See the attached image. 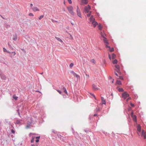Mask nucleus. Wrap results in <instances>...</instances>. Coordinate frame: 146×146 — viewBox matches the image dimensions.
<instances>
[{
	"label": "nucleus",
	"instance_id": "1",
	"mask_svg": "<svg viewBox=\"0 0 146 146\" xmlns=\"http://www.w3.org/2000/svg\"><path fill=\"white\" fill-rule=\"evenodd\" d=\"M101 36L103 38V39L104 40V42L106 47L107 48H109V50H110V46H109L108 45L109 43L108 42L107 38L105 37V36H104L102 32H101Z\"/></svg>",
	"mask_w": 146,
	"mask_h": 146
},
{
	"label": "nucleus",
	"instance_id": "2",
	"mask_svg": "<svg viewBox=\"0 0 146 146\" xmlns=\"http://www.w3.org/2000/svg\"><path fill=\"white\" fill-rule=\"evenodd\" d=\"M90 21L92 22V24L94 25V27H96V25H98V23L95 21V19L94 18L93 15H91L90 18Z\"/></svg>",
	"mask_w": 146,
	"mask_h": 146
},
{
	"label": "nucleus",
	"instance_id": "3",
	"mask_svg": "<svg viewBox=\"0 0 146 146\" xmlns=\"http://www.w3.org/2000/svg\"><path fill=\"white\" fill-rule=\"evenodd\" d=\"M68 9L69 12L72 15H74L75 13L73 12V8L72 6H70L69 7H67Z\"/></svg>",
	"mask_w": 146,
	"mask_h": 146
},
{
	"label": "nucleus",
	"instance_id": "4",
	"mask_svg": "<svg viewBox=\"0 0 146 146\" xmlns=\"http://www.w3.org/2000/svg\"><path fill=\"white\" fill-rule=\"evenodd\" d=\"M91 9V7L89 5L88 6H86L84 8V10L86 13H88L89 11V10Z\"/></svg>",
	"mask_w": 146,
	"mask_h": 146
},
{
	"label": "nucleus",
	"instance_id": "5",
	"mask_svg": "<svg viewBox=\"0 0 146 146\" xmlns=\"http://www.w3.org/2000/svg\"><path fill=\"white\" fill-rule=\"evenodd\" d=\"M77 15L80 18H82L81 14L80 11L78 6L77 7V9L76 10Z\"/></svg>",
	"mask_w": 146,
	"mask_h": 146
},
{
	"label": "nucleus",
	"instance_id": "6",
	"mask_svg": "<svg viewBox=\"0 0 146 146\" xmlns=\"http://www.w3.org/2000/svg\"><path fill=\"white\" fill-rule=\"evenodd\" d=\"M70 73L72 74L73 75L75 76H76L77 79H80V76L76 74L75 72H74L73 71H71L70 72Z\"/></svg>",
	"mask_w": 146,
	"mask_h": 146
},
{
	"label": "nucleus",
	"instance_id": "7",
	"mask_svg": "<svg viewBox=\"0 0 146 146\" xmlns=\"http://www.w3.org/2000/svg\"><path fill=\"white\" fill-rule=\"evenodd\" d=\"M129 96V94L126 92H125L122 94V96L124 99Z\"/></svg>",
	"mask_w": 146,
	"mask_h": 146
},
{
	"label": "nucleus",
	"instance_id": "8",
	"mask_svg": "<svg viewBox=\"0 0 146 146\" xmlns=\"http://www.w3.org/2000/svg\"><path fill=\"white\" fill-rule=\"evenodd\" d=\"M141 136H143L145 139L146 138V131H145L144 130L142 131Z\"/></svg>",
	"mask_w": 146,
	"mask_h": 146
},
{
	"label": "nucleus",
	"instance_id": "9",
	"mask_svg": "<svg viewBox=\"0 0 146 146\" xmlns=\"http://www.w3.org/2000/svg\"><path fill=\"white\" fill-rule=\"evenodd\" d=\"M88 3V0H82L81 5H82L84 4H87Z\"/></svg>",
	"mask_w": 146,
	"mask_h": 146
},
{
	"label": "nucleus",
	"instance_id": "10",
	"mask_svg": "<svg viewBox=\"0 0 146 146\" xmlns=\"http://www.w3.org/2000/svg\"><path fill=\"white\" fill-rule=\"evenodd\" d=\"M115 67L116 68V70L118 73H120L119 72L120 68L119 66V65H115Z\"/></svg>",
	"mask_w": 146,
	"mask_h": 146
},
{
	"label": "nucleus",
	"instance_id": "11",
	"mask_svg": "<svg viewBox=\"0 0 146 146\" xmlns=\"http://www.w3.org/2000/svg\"><path fill=\"white\" fill-rule=\"evenodd\" d=\"M92 88L93 89L95 90H96L98 89V88L96 85L94 84H93L92 85Z\"/></svg>",
	"mask_w": 146,
	"mask_h": 146
},
{
	"label": "nucleus",
	"instance_id": "12",
	"mask_svg": "<svg viewBox=\"0 0 146 146\" xmlns=\"http://www.w3.org/2000/svg\"><path fill=\"white\" fill-rule=\"evenodd\" d=\"M0 76L1 78L3 80H5L6 79L5 76L3 74H0Z\"/></svg>",
	"mask_w": 146,
	"mask_h": 146
},
{
	"label": "nucleus",
	"instance_id": "13",
	"mask_svg": "<svg viewBox=\"0 0 146 146\" xmlns=\"http://www.w3.org/2000/svg\"><path fill=\"white\" fill-rule=\"evenodd\" d=\"M102 103V104H106V102L105 100L104 99V97H101Z\"/></svg>",
	"mask_w": 146,
	"mask_h": 146
},
{
	"label": "nucleus",
	"instance_id": "14",
	"mask_svg": "<svg viewBox=\"0 0 146 146\" xmlns=\"http://www.w3.org/2000/svg\"><path fill=\"white\" fill-rule=\"evenodd\" d=\"M133 118V120L135 122H137V117L135 115H132V116H131Z\"/></svg>",
	"mask_w": 146,
	"mask_h": 146
},
{
	"label": "nucleus",
	"instance_id": "15",
	"mask_svg": "<svg viewBox=\"0 0 146 146\" xmlns=\"http://www.w3.org/2000/svg\"><path fill=\"white\" fill-rule=\"evenodd\" d=\"M17 35L16 34H15L13 35V40L15 41H16L17 39Z\"/></svg>",
	"mask_w": 146,
	"mask_h": 146
},
{
	"label": "nucleus",
	"instance_id": "16",
	"mask_svg": "<svg viewBox=\"0 0 146 146\" xmlns=\"http://www.w3.org/2000/svg\"><path fill=\"white\" fill-rule=\"evenodd\" d=\"M32 9L35 12L39 11V9L36 7H34L32 8Z\"/></svg>",
	"mask_w": 146,
	"mask_h": 146
},
{
	"label": "nucleus",
	"instance_id": "17",
	"mask_svg": "<svg viewBox=\"0 0 146 146\" xmlns=\"http://www.w3.org/2000/svg\"><path fill=\"white\" fill-rule=\"evenodd\" d=\"M98 27L99 30L101 31L102 28V24L100 23L98 26Z\"/></svg>",
	"mask_w": 146,
	"mask_h": 146
},
{
	"label": "nucleus",
	"instance_id": "18",
	"mask_svg": "<svg viewBox=\"0 0 146 146\" xmlns=\"http://www.w3.org/2000/svg\"><path fill=\"white\" fill-rule=\"evenodd\" d=\"M137 129L138 131H139V132H140L141 131V127L139 125H138L137 126Z\"/></svg>",
	"mask_w": 146,
	"mask_h": 146
},
{
	"label": "nucleus",
	"instance_id": "19",
	"mask_svg": "<svg viewBox=\"0 0 146 146\" xmlns=\"http://www.w3.org/2000/svg\"><path fill=\"white\" fill-rule=\"evenodd\" d=\"M22 121L21 120H16V124H21V121Z\"/></svg>",
	"mask_w": 146,
	"mask_h": 146
},
{
	"label": "nucleus",
	"instance_id": "20",
	"mask_svg": "<svg viewBox=\"0 0 146 146\" xmlns=\"http://www.w3.org/2000/svg\"><path fill=\"white\" fill-rule=\"evenodd\" d=\"M64 88H65L64 86L62 85H61L60 87V88L61 90V91H63L64 90Z\"/></svg>",
	"mask_w": 146,
	"mask_h": 146
},
{
	"label": "nucleus",
	"instance_id": "21",
	"mask_svg": "<svg viewBox=\"0 0 146 146\" xmlns=\"http://www.w3.org/2000/svg\"><path fill=\"white\" fill-rule=\"evenodd\" d=\"M115 54H112V58L113 59H114L116 58Z\"/></svg>",
	"mask_w": 146,
	"mask_h": 146
},
{
	"label": "nucleus",
	"instance_id": "22",
	"mask_svg": "<svg viewBox=\"0 0 146 146\" xmlns=\"http://www.w3.org/2000/svg\"><path fill=\"white\" fill-rule=\"evenodd\" d=\"M116 84H118L119 85H121V83L120 81L119 80H117L116 81Z\"/></svg>",
	"mask_w": 146,
	"mask_h": 146
},
{
	"label": "nucleus",
	"instance_id": "23",
	"mask_svg": "<svg viewBox=\"0 0 146 146\" xmlns=\"http://www.w3.org/2000/svg\"><path fill=\"white\" fill-rule=\"evenodd\" d=\"M117 62V60L116 59H115L112 61V63L113 64H116Z\"/></svg>",
	"mask_w": 146,
	"mask_h": 146
},
{
	"label": "nucleus",
	"instance_id": "24",
	"mask_svg": "<svg viewBox=\"0 0 146 146\" xmlns=\"http://www.w3.org/2000/svg\"><path fill=\"white\" fill-rule=\"evenodd\" d=\"M35 138V137L33 136H32V139L31 140V143H33L34 142V139Z\"/></svg>",
	"mask_w": 146,
	"mask_h": 146
},
{
	"label": "nucleus",
	"instance_id": "25",
	"mask_svg": "<svg viewBox=\"0 0 146 146\" xmlns=\"http://www.w3.org/2000/svg\"><path fill=\"white\" fill-rule=\"evenodd\" d=\"M64 90H63V91L64 92V93L65 94H68V93H67V90H66V88H64Z\"/></svg>",
	"mask_w": 146,
	"mask_h": 146
},
{
	"label": "nucleus",
	"instance_id": "26",
	"mask_svg": "<svg viewBox=\"0 0 146 146\" xmlns=\"http://www.w3.org/2000/svg\"><path fill=\"white\" fill-rule=\"evenodd\" d=\"M56 90L60 94L63 95L62 94V91L61 90Z\"/></svg>",
	"mask_w": 146,
	"mask_h": 146
},
{
	"label": "nucleus",
	"instance_id": "27",
	"mask_svg": "<svg viewBox=\"0 0 146 146\" xmlns=\"http://www.w3.org/2000/svg\"><path fill=\"white\" fill-rule=\"evenodd\" d=\"M55 38L58 40V41L60 42H62V40L60 38L56 37H55Z\"/></svg>",
	"mask_w": 146,
	"mask_h": 146
},
{
	"label": "nucleus",
	"instance_id": "28",
	"mask_svg": "<svg viewBox=\"0 0 146 146\" xmlns=\"http://www.w3.org/2000/svg\"><path fill=\"white\" fill-rule=\"evenodd\" d=\"M13 98L15 100H17L18 98L15 95H14L13 96Z\"/></svg>",
	"mask_w": 146,
	"mask_h": 146
},
{
	"label": "nucleus",
	"instance_id": "29",
	"mask_svg": "<svg viewBox=\"0 0 146 146\" xmlns=\"http://www.w3.org/2000/svg\"><path fill=\"white\" fill-rule=\"evenodd\" d=\"M118 90L120 92H122L123 91V90L122 88H119Z\"/></svg>",
	"mask_w": 146,
	"mask_h": 146
},
{
	"label": "nucleus",
	"instance_id": "30",
	"mask_svg": "<svg viewBox=\"0 0 146 146\" xmlns=\"http://www.w3.org/2000/svg\"><path fill=\"white\" fill-rule=\"evenodd\" d=\"M88 13L87 14V16L88 17H89L91 15V11H89Z\"/></svg>",
	"mask_w": 146,
	"mask_h": 146
},
{
	"label": "nucleus",
	"instance_id": "31",
	"mask_svg": "<svg viewBox=\"0 0 146 146\" xmlns=\"http://www.w3.org/2000/svg\"><path fill=\"white\" fill-rule=\"evenodd\" d=\"M30 124H27L26 126V128L27 129H28L30 128Z\"/></svg>",
	"mask_w": 146,
	"mask_h": 146
},
{
	"label": "nucleus",
	"instance_id": "32",
	"mask_svg": "<svg viewBox=\"0 0 146 146\" xmlns=\"http://www.w3.org/2000/svg\"><path fill=\"white\" fill-rule=\"evenodd\" d=\"M90 94L92 96H93V97H94V98H95V99L96 100V98L95 97V96L93 94H92L91 93H90Z\"/></svg>",
	"mask_w": 146,
	"mask_h": 146
},
{
	"label": "nucleus",
	"instance_id": "33",
	"mask_svg": "<svg viewBox=\"0 0 146 146\" xmlns=\"http://www.w3.org/2000/svg\"><path fill=\"white\" fill-rule=\"evenodd\" d=\"M90 61L91 62H93L94 63H95V62H96L95 60L94 59L91 60Z\"/></svg>",
	"mask_w": 146,
	"mask_h": 146
},
{
	"label": "nucleus",
	"instance_id": "34",
	"mask_svg": "<svg viewBox=\"0 0 146 146\" xmlns=\"http://www.w3.org/2000/svg\"><path fill=\"white\" fill-rule=\"evenodd\" d=\"M95 111H96V112H98V111H100V108H96V110H95Z\"/></svg>",
	"mask_w": 146,
	"mask_h": 146
},
{
	"label": "nucleus",
	"instance_id": "35",
	"mask_svg": "<svg viewBox=\"0 0 146 146\" xmlns=\"http://www.w3.org/2000/svg\"><path fill=\"white\" fill-rule=\"evenodd\" d=\"M74 65V64L73 63H71L70 65V68L72 67Z\"/></svg>",
	"mask_w": 146,
	"mask_h": 146
},
{
	"label": "nucleus",
	"instance_id": "36",
	"mask_svg": "<svg viewBox=\"0 0 146 146\" xmlns=\"http://www.w3.org/2000/svg\"><path fill=\"white\" fill-rule=\"evenodd\" d=\"M3 51L4 52H7V50L5 48H3Z\"/></svg>",
	"mask_w": 146,
	"mask_h": 146
},
{
	"label": "nucleus",
	"instance_id": "37",
	"mask_svg": "<svg viewBox=\"0 0 146 146\" xmlns=\"http://www.w3.org/2000/svg\"><path fill=\"white\" fill-rule=\"evenodd\" d=\"M114 50V49L113 48H111V49L110 48V52H112Z\"/></svg>",
	"mask_w": 146,
	"mask_h": 146
},
{
	"label": "nucleus",
	"instance_id": "38",
	"mask_svg": "<svg viewBox=\"0 0 146 146\" xmlns=\"http://www.w3.org/2000/svg\"><path fill=\"white\" fill-rule=\"evenodd\" d=\"M44 17V15H42L40 16V17H39V20L41 19L42 18H43Z\"/></svg>",
	"mask_w": 146,
	"mask_h": 146
},
{
	"label": "nucleus",
	"instance_id": "39",
	"mask_svg": "<svg viewBox=\"0 0 146 146\" xmlns=\"http://www.w3.org/2000/svg\"><path fill=\"white\" fill-rule=\"evenodd\" d=\"M29 15L30 16H34L33 14L32 13H29Z\"/></svg>",
	"mask_w": 146,
	"mask_h": 146
},
{
	"label": "nucleus",
	"instance_id": "40",
	"mask_svg": "<svg viewBox=\"0 0 146 146\" xmlns=\"http://www.w3.org/2000/svg\"><path fill=\"white\" fill-rule=\"evenodd\" d=\"M68 1L69 3V4H71L72 3V1L71 0H67Z\"/></svg>",
	"mask_w": 146,
	"mask_h": 146
},
{
	"label": "nucleus",
	"instance_id": "41",
	"mask_svg": "<svg viewBox=\"0 0 146 146\" xmlns=\"http://www.w3.org/2000/svg\"><path fill=\"white\" fill-rule=\"evenodd\" d=\"M14 56L16 54V53L15 52H13L11 53Z\"/></svg>",
	"mask_w": 146,
	"mask_h": 146
},
{
	"label": "nucleus",
	"instance_id": "42",
	"mask_svg": "<svg viewBox=\"0 0 146 146\" xmlns=\"http://www.w3.org/2000/svg\"><path fill=\"white\" fill-rule=\"evenodd\" d=\"M11 132L13 133H15V131L13 129H12L11 130Z\"/></svg>",
	"mask_w": 146,
	"mask_h": 146
},
{
	"label": "nucleus",
	"instance_id": "43",
	"mask_svg": "<svg viewBox=\"0 0 146 146\" xmlns=\"http://www.w3.org/2000/svg\"><path fill=\"white\" fill-rule=\"evenodd\" d=\"M118 78L119 79H120L122 80H123V79L122 77L121 76H119V78Z\"/></svg>",
	"mask_w": 146,
	"mask_h": 146
},
{
	"label": "nucleus",
	"instance_id": "44",
	"mask_svg": "<svg viewBox=\"0 0 146 146\" xmlns=\"http://www.w3.org/2000/svg\"><path fill=\"white\" fill-rule=\"evenodd\" d=\"M8 46H9V47L11 49H13V48L11 47V45L9 44L8 43Z\"/></svg>",
	"mask_w": 146,
	"mask_h": 146
},
{
	"label": "nucleus",
	"instance_id": "45",
	"mask_svg": "<svg viewBox=\"0 0 146 146\" xmlns=\"http://www.w3.org/2000/svg\"><path fill=\"white\" fill-rule=\"evenodd\" d=\"M40 136H39L35 137V138L36 139H39L40 138Z\"/></svg>",
	"mask_w": 146,
	"mask_h": 146
},
{
	"label": "nucleus",
	"instance_id": "46",
	"mask_svg": "<svg viewBox=\"0 0 146 146\" xmlns=\"http://www.w3.org/2000/svg\"><path fill=\"white\" fill-rule=\"evenodd\" d=\"M86 76H87V78H89V75L88 74H86Z\"/></svg>",
	"mask_w": 146,
	"mask_h": 146
},
{
	"label": "nucleus",
	"instance_id": "47",
	"mask_svg": "<svg viewBox=\"0 0 146 146\" xmlns=\"http://www.w3.org/2000/svg\"><path fill=\"white\" fill-rule=\"evenodd\" d=\"M130 104H131V106L132 107H134V105L132 103H131Z\"/></svg>",
	"mask_w": 146,
	"mask_h": 146
},
{
	"label": "nucleus",
	"instance_id": "48",
	"mask_svg": "<svg viewBox=\"0 0 146 146\" xmlns=\"http://www.w3.org/2000/svg\"><path fill=\"white\" fill-rule=\"evenodd\" d=\"M52 22L53 23H54V22H57V21H54V20L53 19H52Z\"/></svg>",
	"mask_w": 146,
	"mask_h": 146
},
{
	"label": "nucleus",
	"instance_id": "49",
	"mask_svg": "<svg viewBox=\"0 0 146 146\" xmlns=\"http://www.w3.org/2000/svg\"><path fill=\"white\" fill-rule=\"evenodd\" d=\"M36 143L38 142L39 141V140L38 139H37L36 140Z\"/></svg>",
	"mask_w": 146,
	"mask_h": 146
},
{
	"label": "nucleus",
	"instance_id": "50",
	"mask_svg": "<svg viewBox=\"0 0 146 146\" xmlns=\"http://www.w3.org/2000/svg\"><path fill=\"white\" fill-rule=\"evenodd\" d=\"M131 116H132V115H133V112L132 111L131 112Z\"/></svg>",
	"mask_w": 146,
	"mask_h": 146
},
{
	"label": "nucleus",
	"instance_id": "51",
	"mask_svg": "<svg viewBox=\"0 0 146 146\" xmlns=\"http://www.w3.org/2000/svg\"><path fill=\"white\" fill-rule=\"evenodd\" d=\"M33 6V4L32 3L30 4V7H31Z\"/></svg>",
	"mask_w": 146,
	"mask_h": 146
},
{
	"label": "nucleus",
	"instance_id": "52",
	"mask_svg": "<svg viewBox=\"0 0 146 146\" xmlns=\"http://www.w3.org/2000/svg\"><path fill=\"white\" fill-rule=\"evenodd\" d=\"M108 56L109 58H110V53L109 52H108Z\"/></svg>",
	"mask_w": 146,
	"mask_h": 146
},
{
	"label": "nucleus",
	"instance_id": "53",
	"mask_svg": "<svg viewBox=\"0 0 146 146\" xmlns=\"http://www.w3.org/2000/svg\"><path fill=\"white\" fill-rule=\"evenodd\" d=\"M97 115V114H95L94 115V116H96Z\"/></svg>",
	"mask_w": 146,
	"mask_h": 146
},
{
	"label": "nucleus",
	"instance_id": "54",
	"mask_svg": "<svg viewBox=\"0 0 146 146\" xmlns=\"http://www.w3.org/2000/svg\"><path fill=\"white\" fill-rule=\"evenodd\" d=\"M10 56L11 57V58H12L13 57V54H11V55H10Z\"/></svg>",
	"mask_w": 146,
	"mask_h": 146
},
{
	"label": "nucleus",
	"instance_id": "55",
	"mask_svg": "<svg viewBox=\"0 0 146 146\" xmlns=\"http://www.w3.org/2000/svg\"><path fill=\"white\" fill-rule=\"evenodd\" d=\"M17 111L18 113V112H19V108H18V109L17 110Z\"/></svg>",
	"mask_w": 146,
	"mask_h": 146
},
{
	"label": "nucleus",
	"instance_id": "56",
	"mask_svg": "<svg viewBox=\"0 0 146 146\" xmlns=\"http://www.w3.org/2000/svg\"><path fill=\"white\" fill-rule=\"evenodd\" d=\"M20 144L21 145H22V143H19V144Z\"/></svg>",
	"mask_w": 146,
	"mask_h": 146
},
{
	"label": "nucleus",
	"instance_id": "57",
	"mask_svg": "<svg viewBox=\"0 0 146 146\" xmlns=\"http://www.w3.org/2000/svg\"><path fill=\"white\" fill-rule=\"evenodd\" d=\"M70 37L71 38V39H73V37L71 35H70Z\"/></svg>",
	"mask_w": 146,
	"mask_h": 146
},
{
	"label": "nucleus",
	"instance_id": "58",
	"mask_svg": "<svg viewBox=\"0 0 146 146\" xmlns=\"http://www.w3.org/2000/svg\"><path fill=\"white\" fill-rule=\"evenodd\" d=\"M31 146H35V145L34 144H32L31 145Z\"/></svg>",
	"mask_w": 146,
	"mask_h": 146
},
{
	"label": "nucleus",
	"instance_id": "59",
	"mask_svg": "<svg viewBox=\"0 0 146 146\" xmlns=\"http://www.w3.org/2000/svg\"><path fill=\"white\" fill-rule=\"evenodd\" d=\"M18 114H19V115L20 116V113L19 112H18Z\"/></svg>",
	"mask_w": 146,
	"mask_h": 146
},
{
	"label": "nucleus",
	"instance_id": "60",
	"mask_svg": "<svg viewBox=\"0 0 146 146\" xmlns=\"http://www.w3.org/2000/svg\"><path fill=\"white\" fill-rule=\"evenodd\" d=\"M7 52L8 53H9V54H11V52H9V51H7Z\"/></svg>",
	"mask_w": 146,
	"mask_h": 146
},
{
	"label": "nucleus",
	"instance_id": "61",
	"mask_svg": "<svg viewBox=\"0 0 146 146\" xmlns=\"http://www.w3.org/2000/svg\"><path fill=\"white\" fill-rule=\"evenodd\" d=\"M131 99V98H128L127 99V100H128L129 99Z\"/></svg>",
	"mask_w": 146,
	"mask_h": 146
},
{
	"label": "nucleus",
	"instance_id": "62",
	"mask_svg": "<svg viewBox=\"0 0 146 146\" xmlns=\"http://www.w3.org/2000/svg\"><path fill=\"white\" fill-rule=\"evenodd\" d=\"M71 24H72V25H74V24L73 23H71Z\"/></svg>",
	"mask_w": 146,
	"mask_h": 146
},
{
	"label": "nucleus",
	"instance_id": "63",
	"mask_svg": "<svg viewBox=\"0 0 146 146\" xmlns=\"http://www.w3.org/2000/svg\"><path fill=\"white\" fill-rule=\"evenodd\" d=\"M115 74L117 76V73H115Z\"/></svg>",
	"mask_w": 146,
	"mask_h": 146
},
{
	"label": "nucleus",
	"instance_id": "64",
	"mask_svg": "<svg viewBox=\"0 0 146 146\" xmlns=\"http://www.w3.org/2000/svg\"><path fill=\"white\" fill-rule=\"evenodd\" d=\"M36 146H38V144H36Z\"/></svg>",
	"mask_w": 146,
	"mask_h": 146
}]
</instances>
